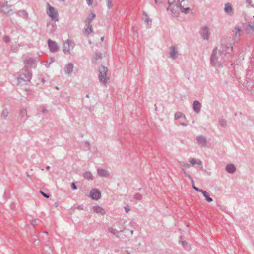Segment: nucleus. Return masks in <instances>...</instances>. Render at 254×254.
<instances>
[{
	"instance_id": "a211bd4d",
	"label": "nucleus",
	"mask_w": 254,
	"mask_h": 254,
	"mask_svg": "<svg viewBox=\"0 0 254 254\" xmlns=\"http://www.w3.org/2000/svg\"><path fill=\"white\" fill-rule=\"evenodd\" d=\"M225 170L228 173H234L236 171V168L234 164H229L226 166Z\"/></svg>"
},
{
	"instance_id": "9d476101",
	"label": "nucleus",
	"mask_w": 254,
	"mask_h": 254,
	"mask_svg": "<svg viewBox=\"0 0 254 254\" xmlns=\"http://www.w3.org/2000/svg\"><path fill=\"white\" fill-rule=\"evenodd\" d=\"M90 197L94 200H98L101 198V192L97 189H92L90 192Z\"/></svg>"
},
{
	"instance_id": "c9c22d12",
	"label": "nucleus",
	"mask_w": 254,
	"mask_h": 254,
	"mask_svg": "<svg viewBox=\"0 0 254 254\" xmlns=\"http://www.w3.org/2000/svg\"><path fill=\"white\" fill-rule=\"evenodd\" d=\"M102 59V54L96 53L95 59L96 61L100 60Z\"/></svg>"
},
{
	"instance_id": "ea45409f",
	"label": "nucleus",
	"mask_w": 254,
	"mask_h": 254,
	"mask_svg": "<svg viewBox=\"0 0 254 254\" xmlns=\"http://www.w3.org/2000/svg\"><path fill=\"white\" fill-rule=\"evenodd\" d=\"M3 41H4V42L8 43L10 41V38L7 36H4L3 37Z\"/></svg>"
},
{
	"instance_id": "39448f33",
	"label": "nucleus",
	"mask_w": 254,
	"mask_h": 254,
	"mask_svg": "<svg viewBox=\"0 0 254 254\" xmlns=\"http://www.w3.org/2000/svg\"><path fill=\"white\" fill-rule=\"evenodd\" d=\"M73 42L70 39L66 40L64 44L63 51L64 53H70V51L73 49L74 47Z\"/></svg>"
},
{
	"instance_id": "aec40b11",
	"label": "nucleus",
	"mask_w": 254,
	"mask_h": 254,
	"mask_svg": "<svg viewBox=\"0 0 254 254\" xmlns=\"http://www.w3.org/2000/svg\"><path fill=\"white\" fill-rule=\"evenodd\" d=\"M224 11L225 13L231 15L233 13V8L232 5L230 3H227L225 4Z\"/></svg>"
},
{
	"instance_id": "2eb2a0df",
	"label": "nucleus",
	"mask_w": 254,
	"mask_h": 254,
	"mask_svg": "<svg viewBox=\"0 0 254 254\" xmlns=\"http://www.w3.org/2000/svg\"><path fill=\"white\" fill-rule=\"evenodd\" d=\"M97 174L99 176L103 177H108L110 175L108 170L101 168L97 169Z\"/></svg>"
},
{
	"instance_id": "680f3d73",
	"label": "nucleus",
	"mask_w": 254,
	"mask_h": 254,
	"mask_svg": "<svg viewBox=\"0 0 254 254\" xmlns=\"http://www.w3.org/2000/svg\"><path fill=\"white\" fill-rule=\"evenodd\" d=\"M54 206L57 207L58 206V203L57 202L55 203Z\"/></svg>"
},
{
	"instance_id": "338daca9",
	"label": "nucleus",
	"mask_w": 254,
	"mask_h": 254,
	"mask_svg": "<svg viewBox=\"0 0 254 254\" xmlns=\"http://www.w3.org/2000/svg\"><path fill=\"white\" fill-rule=\"evenodd\" d=\"M104 39V37H102L101 38V41H103Z\"/></svg>"
},
{
	"instance_id": "bf43d9fd",
	"label": "nucleus",
	"mask_w": 254,
	"mask_h": 254,
	"mask_svg": "<svg viewBox=\"0 0 254 254\" xmlns=\"http://www.w3.org/2000/svg\"><path fill=\"white\" fill-rule=\"evenodd\" d=\"M184 175L186 176V177H188L189 175L186 172H184Z\"/></svg>"
},
{
	"instance_id": "052dcab7",
	"label": "nucleus",
	"mask_w": 254,
	"mask_h": 254,
	"mask_svg": "<svg viewBox=\"0 0 254 254\" xmlns=\"http://www.w3.org/2000/svg\"><path fill=\"white\" fill-rule=\"evenodd\" d=\"M154 107H155V110L156 111H157V105H156V104H154Z\"/></svg>"
},
{
	"instance_id": "20e7f679",
	"label": "nucleus",
	"mask_w": 254,
	"mask_h": 254,
	"mask_svg": "<svg viewBox=\"0 0 254 254\" xmlns=\"http://www.w3.org/2000/svg\"><path fill=\"white\" fill-rule=\"evenodd\" d=\"M98 71V78L100 82L105 85L109 80V77L107 75L108 68L105 66H102L99 68Z\"/></svg>"
},
{
	"instance_id": "5fc2aeb1",
	"label": "nucleus",
	"mask_w": 254,
	"mask_h": 254,
	"mask_svg": "<svg viewBox=\"0 0 254 254\" xmlns=\"http://www.w3.org/2000/svg\"><path fill=\"white\" fill-rule=\"evenodd\" d=\"M180 125H181L182 126H187L188 125L187 123H184V122H180Z\"/></svg>"
},
{
	"instance_id": "603ef678",
	"label": "nucleus",
	"mask_w": 254,
	"mask_h": 254,
	"mask_svg": "<svg viewBox=\"0 0 254 254\" xmlns=\"http://www.w3.org/2000/svg\"><path fill=\"white\" fill-rule=\"evenodd\" d=\"M31 224L35 226L36 225V220H32L31 221Z\"/></svg>"
},
{
	"instance_id": "69168bd1",
	"label": "nucleus",
	"mask_w": 254,
	"mask_h": 254,
	"mask_svg": "<svg viewBox=\"0 0 254 254\" xmlns=\"http://www.w3.org/2000/svg\"><path fill=\"white\" fill-rule=\"evenodd\" d=\"M181 171L183 173V174H184V172H186L185 170L184 169H182Z\"/></svg>"
},
{
	"instance_id": "774afa93",
	"label": "nucleus",
	"mask_w": 254,
	"mask_h": 254,
	"mask_svg": "<svg viewBox=\"0 0 254 254\" xmlns=\"http://www.w3.org/2000/svg\"><path fill=\"white\" fill-rule=\"evenodd\" d=\"M26 174H27V176L28 177L30 178V175L28 173H27Z\"/></svg>"
},
{
	"instance_id": "2f4dec72",
	"label": "nucleus",
	"mask_w": 254,
	"mask_h": 254,
	"mask_svg": "<svg viewBox=\"0 0 254 254\" xmlns=\"http://www.w3.org/2000/svg\"><path fill=\"white\" fill-rule=\"evenodd\" d=\"M8 114L9 112L8 111V110L7 109H4L1 113V117L5 119L6 117L8 116Z\"/></svg>"
},
{
	"instance_id": "0e129e2a",
	"label": "nucleus",
	"mask_w": 254,
	"mask_h": 254,
	"mask_svg": "<svg viewBox=\"0 0 254 254\" xmlns=\"http://www.w3.org/2000/svg\"><path fill=\"white\" fill-rule=\"evenodd\" d=\"M42 233H44V234H45L46 235H48V232L47 231H43Z\"/></svg>"
},
{
	"instance_id": "a19ab883",
	"label": "nucleus",
	"mask_w": 254,
	"mask_h": 254,
	"mask_svg": "<svg viewBox=\"0 0 254 254\" xmlns=\"http://www.w3.org/2000/svg\"><path fill=\"white\" fill-rule=\"evenodd\" d=\"M246 3L249 4L251 7L254 8V4H251L252 0H246Z\"/></svg>"
},
{
	"instance_id": "1a4fd4ad",
	"label": "nucleus",
	"mask_w": 254,
	"mask_h": 254,
	"mask_svg": "<svg viewBox=\"0 0 254 254\" xmlns=\"http://www.w3.org/2000/svg\"><path fill=\"white\" fill-rule=\"evenodd\" d=\"M202 38L205 40H208L209 39L210 36V29L207 26H204L201 29L200 32Z\"/></svg>"
},
{
	"instance_id": "9b49d317",
	"label": "nucleus",
	"mask_w": 254,
	"mask_h": 254,
	"mask_svg": "<svg viewBox=\"0 0 254 254\" xmlns=\"http://www.w3.org/2000/svg\"><path fill=\"white\" fill-rule=\"evenodd\" d=\"M197 143L202 147L206 146L207 143L206 138L203 135H198L196 137Z\"/></svg>"
},
{
	"instance_id": "6e6552de",
	"label": "nucleus",
	"mask_w": 254,
	"mask_h": 254,
	"mask_svg": "<svg viewBox=\"0 0 254 254\" xmlns=\"http://www.w3.org/2000/svg\"><path fill=\"white\" fill-rule=\"evenodd\" d=\"M169 55V57L173 60H176L178 57L179 53L176 46L172 45L170 47Z\"/></svg>"
},
{
	"instance_id": "c85d7f7f",
	"label": "nucleus",
	"mask_w": 254,
	"mask_h": 254,
	"mask_svg": "<svg viewBox=\"0 0 254 254\" xmlns=\"http://www.w3.org/2000/svg\"><path fill=\"white\" fill-rule=\"evenodd\" d=\"M96 15L94 13H92V15L88 17L85 20V23L87 25H91V23L92 20L95 17Z\"/></svg>"
},
{
	"instance_id": "f03ea898",
	"label": "nucleus",
	"mask_w": 254,
	"mask_h": 254,
	"mask_svg": "<svg viewBox=\"0 0 254 254\" xmlns=\"http://www.w3.org/2000/svg\"><path fill=\"white\" fill-rule=\"evenodd\" d=\"M169 6L167 8L168 11H170L173 17H178L181 8H182V4H178V3H175V1H170L168 0V2Z\"/></svg>"
},
{
	"instance_id": "6e6d98bb",
	"label": "nucleus",
	"mask_w": 254,
	"mask_h": 254,
	"mask_svg": "<svg viewBox=\"0 0 254 254\" xmlns=\"http://www.w3.org/2000/svg\"><path fill=\"white\" fill-rule=\"evenodd\" d=\"M187 177H188V178H189L190 181H191V180H192V179H192V178L191 177V176L190 175H189Z\"/></svg>"
},
{
	"instance_id": "58836bf2",
	"label": "nucleus",
	"mask_w": 254,
	"mask_h": 254,
	"mask_svg": "<svg viewBox=\"0 0 254 254\" xmlns=\"http://www.w3.org/2000/svg\"><path fill=\"white\" fill-rule=\"evenodd\" d=\"M89 151L93 152V153H96L97 152V149L96 147H93L92 149V148L90 147L89 148Z\"/></svg>"
},
{
	"instance_id": "423d86ee",
	"label": "nucleus",
	"mask_w": 254,
	"mask_h": 254,
	"mask_svg": "<svg viewBox=\"0 0 254 254\" xmlns=\"http://www.w3.org/2000/svg\"><path fill=\"white\" fill-rule=\"evenodd\" d=\"M233 50V46L231 44H230L229 46L225 44H222L220 46V49L219 50V54L223 56V55L230 53Z\"/></svg>"
},
{
	"instance_id": "de8ad7c7",
	"label": "nucleus",
	"mask_w": 254,
	"mask_h": 254,
	"mask_svg": "<svg viewBox=\"0 0 254 254\" xmlns=\"http://www.w3.org/2000/svg\"><path fill=\"white\" fill-rule=\"evenodd\" d=\"M87 3L89 6H91L92 4L93 0H86Z\"/></svg>"
},
{
	"instance_id": "e2e57ef3",
	"label": "nucleus",
	"mask_w": 254,
	"mask_h": 254,
	"mask_svg": "<svg viewBox=\"0 0 254 254\" xmlns=\"http://www.w3.org/2000/svg\"><path fill=\"white\" fill-rule=\"evenodd\" d=\"M50 169V167L49 166H46V169L49 170Z\"/></svg>"
},
{
	"instance_id": "f8f14e48",
	"label": "nucleus",
	"mask_w": 254,
	"mask_h": 254,
	"mask_svg": "<svg viewBox=\"0 0 254 254\" xmlns=\"http://www.w3.org/2000/svg\"><path fill=\"white\" fill-rule=\"evenodd\" d=\"M48 47L50 50L52 52H55L58 51V47L57 44L56 42L49 39L48 41Z\"/></svg>"
},
{
	"instance_id": "4be33fe9",
	"label": "nucleus",
	"mask_w": 254,
	"mask_h": 254,
	"mask_svg": "<svg viewBox=\"0 0 254 254\" xmlns=\"http://www.w3.org/2000/svg\"><path fill=\"white\" fill-rule=\"evenodd\" d=\"M180 238H181V242L182 245L183 247H184V248L185 250H186L187 251L190 250V249L191 248L190 245L186 241L182 240V236H181Z\"/></svg>"
},
{
	"instance_id": "7ed1b4c3",
	"label": "nucleus",
	"mask_w": 254,
	"mask_h": 254,
	"mask_svg": "<svg viewBox=\"0 0 254 254\" xmlns=\"http://www.w3.org/2000/svg\"><path fill=\"white\" fill-rule=\"evenodd\" d=\"M222 59L223 56L221 55V54H219V52H217V49L216 48H214L211 54L210 59L211 64L213 66H222Z\"/></svg>"
},
{
	"instance_id": "6ab92c4d",
	"label": "nucleus",
	"mask_w": 254,
	"mask_h": 254,
	"mask_svg": "<svg viewBox=\"0 0 254 254\" xmlns=\"http://www.w3.org/2000/svg\"><path fill=\"white\" fill-rule=\"evenodd\" d=\"M108 231L110 233L115 235L117 237H119L120 233L124 232V230H121L120 231H117L116 229H114L112 227L108 228Z\"/></svg>"
},
{
	"instance_id": "49530a36",
	"label": "nucleus",
	"mask_w": 254,
	"mask_h": 254,
	"mask_svg": "<svg viewBox=\"0 0 254 254\" xmlns=\"http://www.w3.org/2000/svg\"><path fill=\"white\" fill-rule=\"evenodd\" d=\"M71 187L73 190H76L77 188L74 183H71Z\"/></svg>"
},
{
	"instance_id": "f704fd0d",
	"label": "nucleus",
	"mask_w": 254,
	"mask_h": 254,
	"mask_svg": "<svg viewBox=\"0 0 254 254\" xmlns=\"http://www.w3.org/2000/svg\"><path fill=\"white\" fill-rule=\"evenodd\" d=\"M219 124L222 127H225L227 125V122H226V120H225L224 119H221V120H219Z\"/></svg>"
},
{
	"instance_id": "c03bdc74",
	"label": "nucleus",
	"mask_w": 254,
	"mask_h": 254,
	"mask_svg": "<svg viewBox=\"0 0 254 254\" xmlns=\"http://www.w3.org/2000/svg\"><path fill=\"white\" fill-rule=\"evenodd\" d=\"M124 209H125V210L126 211V213H128V212L130 211V207L128 205H126L125 207H124Z\"/></svg>"
},
{
	"instance_id": "393cba45",
	"label": "nucleus",
	"mask_w": 254,
	"mask_h": 254,
	"mask_svg": "<svg viewBox=\"0 0 254 254\" xmlns=\"http://www.w3.org/2000/svg\"><path fill=\"white\" fill-rule=\"evenodd\" d=\"M83 176L85 179H87L88 180L93 179V175H92L91 172L89 171H86V172H84L83 173Z\"/></svg>"
},
{
	"instance_id": "a18cd8bd",
	"label": "nucleus",
	"mask_w": 254,
	"mask_h": 254,
	"mask_svg": "<svg viewBox=\"0 0 254 254\" xmlns=\"http://www.w3.org/2000/svg\"><path fill=\"white\" fill-rule=\"evenodd\" d=\"M42 112L43 113H48V111L45 107H43L42 109Z\"/></svg>"
},
{
	"instance_id": "412c9836",
	"label": "nucleus",
	"mask_w": 254,
	"mask_h": 254,
	"mask_svg": "<svg viewBox=\"0 0 254 254\" xmlns=\"http://www.w3.org/2000/svg\"><path fill=\"white\" fill-rule=\"evenodd\" d=\"M234 32H235V34L233 36V39L234 40L237 41L241 35L240 29L238 27H236Z\"/></svg>"
},
{
	"instance_id": "3c124183",
	"label": "nucleus",
	"mask_w": 254,
	"mask_h": 254,
	"mask_svg": "<svg viewBox=\"0 0 254 254\" xmlns=\"http://www.w3.org/2000/svg\"><path fill=\"white\" fill-rule=\"evenodd\" d=\"M185 0H177V3H178V4H183V2Z\"/></svg>"
},
{
	"instance_id": "a878e982",
	"label": "nucleus",
	"mask_w": 254,
	"mask_h": 254,
	"mask_svg": "<svg viewBox=\"0 0 254 254\" xmlns=\"http://www.w3.org/2000/svg\"><path fill=\"white\" fill-rule=\"evenodd\" d=\"M87 27L85 29L84 33V34L88 36L89 34L93 32V29L92 25H87Z\"/></svg>"
},
{
	"instance_id": "473e14b6",
	"label": "nucleus",
	"mask_w": 254,
	"mask_h": 254,
	"mask_svg": "<svg viewBox=\"0 0 254 254\" xmlns=\"http://www.w3.org/2000/svg\"><path fill=\"white\" fill-rule=\"evenodd\" d=\"M134 198L136 200H141L142 198V196L141 194L137 193L135 194Z\"/></svg>"
},
{
	"instance_id": "13d9d810",
	"label": "nucleus",
	"mask_w": 254,
	"mask_h": 254,
	"mask_svg": "<svg viewBox=\"0 0 254 254\" xmlns=\"http://www.w3.org/2000/svg\"><path fill=\"white\" fill-rule=\"evenodd\" d=\"M127 231H129L131 235H133V230H130V231H129V230L128 229V230H127Z\"/></svg>"
},
{
	"instance_id": "37998d69",
	"label": "nucleus",
	"mask_w": 254,
	"mask_h": 254,
	"mask_svg": "<svg viewBox=\"0 0 254 254\" xmlns=\"http://www.w3.org/2000/svg\"><path fill=\"white\" fill-rule=\"evenodd\" d=\"M40 193L45 197L48 198L50 197V195L48 194H46L44 193L43 191L40 190Z\"/></svg>"
},
{
	"instance_id": "8fccbe9b",
	"label": "nucleus",
	"mask_w": 254,
	"mask_h": 254,
	"mask_svg": "<svg viewBox=\"0 0 254 254\" xmlns=\"http://www.w3.org/2000/svg\"><path fill=\"white\" fill-rule=\"evenodd\" d=\"M85 145H86L88 147H89V148L91 147H90V142H89V141H86L85 142Z\"/></svg>"
},
{
	"instance_id": "72a5a7b5",
	"label": "nucleus",
	"mask_w": 254,
	"mask_h": 254,
	"mask_svg": "<svg viewBox=\"0 0 254 254\" xmlns=\"http://www.w3.org/2000/svg\"><path fill=\"white\" fill-rule=\"evenodd\" d=\"M179 162L181 165H182L184 167H185L186 168H189L191 166V165L189 163H185L182 161H180Z\"/></svg>"
},
{
	"instance_id": "7c9ffc66",
	"label": "nucleus",
	"mask_w": 254,
	"mask_h": 254,
	"mask_svg": "<svg viewBox=\"0 0 254 254\" xmlns=\"http://www.w3.org/2000/svg\"><path fill=\"white\" fill-rule=\"evenodd\" d=\"M184 6H185V4H182V8H181V10L180 11L182 13H184L185 14H187L191 10V9L190 8H189V7L184 8Z\"/></svg>"
},
{
	"instance_id": "4d7b16f0",
	"label": "nucleus",
	"mask_w": 254,
	"mask_h": 254,
	"mask_svg": "<svg viewBox=\"0 0 254 254\" xmlns=\"http://www.w3.org/2000/svg\"><path fill=\"white\" fill-rule=\"evenodd\" d=\"M191 184H192V186L193 187V185H194V181L193 179L191 180Z\"/></svg>"
},
{
	"instance_id": "f3484780",
	"label": "nucleus",
	"mask_w": 254,
	"mask_h": 254,
	"mask_svg": "<svg viewBox=\"0 0 254 254\" xmlns=\"http://www.w3.org/2000/svg\"><path fill=\"white\" fill-rule=\"evenodd\" d=\"M20 118L21 120L23 122H25L27 118H28L27 116V112L26 109L22 108L20 109Z\"/></svg>"
},
{
	"instance_id": "5701e85b",
	"label": "nucleus",
	"mask_w": 254,
	"mask_h": 254,
	"mask_svg": "<svg viewBox=\"0 0 254 254\" xmlns=\"http://www.w3.org/2000/svg\"><path fill=\"white\" fill-rule=\"evenodd\" d=\"M189 161L192 165H194L195 164L202 165V162L200 160L194 158H190Z\"/></svg>"
},
{
	"instance_id": "f257e3e1",
	"label": "nucleus",
	"mask_w": 254,
	"mask_h": 254,
	"mask_svg": "<svg viewBox=\"0 0 254 254\" xmlns=\"http://www.w3.org/2000/svg\"><path fill=\"white\" fill-rule=\"evenodd\" d=\"M24 67L20 77L18 78L19 83H21L22 81L25 82L30 81L32 78V72L30 70L31 68H35L36 66L37 61L32 58H28L24 62Z\"/></svg>"
},
{
	"instance_id": "e433bc0d",
	"label": "nucleus",
	"mask_w": 254,
	"mask_h": 254,
	"mask_svg": "<svg viewBox=\"0 0 254 254\" xmlns=\"http://www.w3.org/2000/svg\"><path fill=\"white\" fill-rule=\"evenodd\" d=\"M54 61V59L53 58H51L49 61H47V64L46 65V66H47V67H49L50 66V65L52 63H53Z\"/></svg>"
},
{
	"instance_id": "79ce46f5",
	"label": "nucleus",
	"mask_w": 254,
	"mask_h": 254,
	"mask_svg": "<svg viewBox=\"0 0 254 254\" xmlns=\"http://www.w3.org/2000/svg\"><path fill=\"white\" fill-rule=\"evenodd\" d=\"M192 188L197 192H201L203 190L200 189L196 187L195 185H193Z\"/></svg>"
},
{
	"instance_id": "4468645a",
	"label": "nucleus",
	"mask_w": 254,
	"mask_h": 254,
	"mask_svg": "<svg viewBox=\"0 0 254 254\" xmlns=\"http://www.w3.org/2000/svg\"><path fill=\"white\" fill-rule=\"evenodd\" d=\"M192 108L196 113H199L201 108V104L199 101L195 100L193 102Z\"/></svg>"
},
{
	"instance_id": "cd10ccee",
	"label": "nucleus",
	"mask_w": 254,
	"mask_h": 254,
	"mask_svg": "<svg viewBox=\"0 0 254 254\" xmlns=\"http://www.w3.org/2000/svg\"><path fill=\"white\" fill-rule=\"evenodd\" d=\"M20 47V45L17 43H15L14 44H12L11 47V50L13 52H17L18 51V49L19 47Z\"/></svg>"
},
{
	"instance_id": "b1692460",
	"label": "nucleus",
	"mask_w": 254,
	"mask_h": 254,
	"mask_svg": "<svg viewBox=\"0 0 254 254\" xmlns=\"http://www.w3.org/2000/svg\"><path fill=\"white\" fill-rule=\"evenodd\" d=\"M201 193L205 197V199L207 202H211L213 201L212 198L209 196V193L206 191L203 190Z\"/></svg>"
},
{
	"instance_id": "0eeeda50",
	"label": "nucleus",
	"mask_w": 254,
	"mask_h": 254,
	"mask_svg": "<svg viewBox=\"0 0 254 254\" xmlns=\"http://www.w3.org/2000/svg\"><path fill=\"white\" fill-rule=\"evenodd\" d=\"M48 6L49 7V9L47 11V14L51 17L52 20L58 21V13L55 11L53 7L50 6L49 4H48Z\"/></svg>"
},
{
	"instance_id": "09e8293b",
	"label": "nucleus",
	"mask_w": 254,
	"mask_h": 254,
	"mask_svg": "<svg viewBox=\"0 0 254 254\" xmlns=\"http://www.w3.org/2000/svg\"><path fill=\"white\" fill-rule=\"evenodd\" d=\"M145 22L147 24H148V23H149V22H151V19H150L149 18L147 17V18L145 19Z\"/></svg>"
},
{
	"instance_id": "4c0bfd02",
	"label": "nucleus",
	"mask_w": 254,
	"mask_h": 254,
	"mask_svg": "<svg viewBox=\"0 0 254 254\" xmlns=\"http://www.w3.org/2000/svg\"><path fill=\"white\" fill-rule=\"evenodd\" d=\"M107 6L109 9L113 7V4L111 0H107Z\"/></svg>"
},
{
	"instance_id": "ddd939ff",
	"label": "nucleus",
	"mask_w": 254,
	"mask_h": 254,
	"mask_svg": "<svg viewBox=\"0 0 254 254\" xmlns=\"http://www.w3.org/2000/svg\"><path fill=\"white\" fill-rule=\"evenodd\" d=\"M74 65L73 64L70 63L67 64L64 68V71L65 74H67L68 76H71L73 70Z\"/></svg>"
},
{
	"instance_id": "dca6fc26",
	"label": "nucleus",
	"mask_w": 254,
	"mask_h": 254,
	"mask_svg": "<svg viewBox=\"0 0 254 254\" xmlns=\"http://www.w3.org/2000/svg\"><path fill=\"white\" fill-rule=\"evenodd\" d=\"M93 210L94 212L99 215H103L105 214V210L99 206H94L93 207Z\"/></svg>"
},
{
	"instance_id": "c756f323",
	"label": "nucleus",
	"mask_w": 254,
	"mask_h": 254,
	"mask_svg": "<svg viewBox=\"0 0 254 254\" xmlns=\"http://www.w3.org/2000/svg\"><path fill=\"white\" fill-rule=\"evenodd\" d=\"M248 26L249 27V29H248V31L249 32H251L254 31V22H249Z\"/></svg>"
},
{
	"instance_id": "bb28decb",
	"label": "nucleus",
	"mask_w": 254,
	"mask_h": 254,
	"mask_svg": "<svg viewBox=\"0 0 254 254\" xmlns=\"http://www.w3.org/2000/svg\"><path fill=\"white\" fill-rule=\"evenodd\" d=\"M186 119V116L182 112H178L175 114V119L178 120L180 118Z\"/></svg>"
},
{
	"instance_id": "864d4df0",
	"label": "nucleus",
	"mask_w": 254,
	"mask_h": 254,
	"mask_svg": "<svg viewBox=\"0 0 254 254\" xmlns=\"http://www.w3.org/2000/svg\"><path fill=\"white\" fill-rule=\"evenodd\" d=\"M77 209L78 210H83L84 208L83 206L82 205H79L77 207Z\"/></svg>"
}]
</instances>
